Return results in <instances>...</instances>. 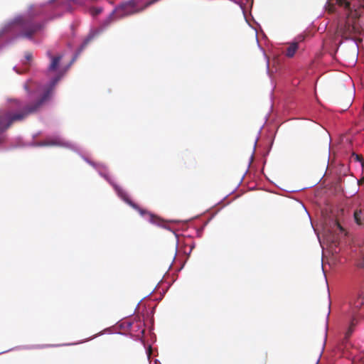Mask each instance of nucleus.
I'll return each instance as SVG.
<instances>
[{
  "label": "nucleus",
  "mask_w": 364,
  "mask_h": 364,
  "mask_svg": "<svg viewBox=\"0 0 364 364\" xmlns=\"http://www.w3.org/2000/svg\"><path fill=\"white\" fill-rule=\"evenodd\" d=\"M346 11V16L338 21L336 33L345 39L356 41L362 35L364 28L360 17L364 10V0H331Z\"/></svg>",
  "instance_id": "f257e3e1"
},
{
  "label": "nucleus",
  "mask_w": 364,
  "mask_h": 364,
  "mask_svg": "<svg viewBox=\"0 0 364 364\" xmlns=\"http://www.w3.org/2000/svg\"><path fill=\"white\" fill-rule=\"evenodd\" d=\"M60 76L54 77L48 87L45 90L42 96L36 102L28 105L21 112L13 113L11 112H4L0 114V143L4 139L3 133L15 122L24 119L29 114H34L39 111L41 107L50 100L53 89Z\"/></svg>",
  "instance_id": "f03ea898"
},
{
  "label": "nucleus",
  "mask_w": 364,
  "mask_h": 364,
  "mask_svg": "<svg viewBox=\"0 0 364 364\" xmlns=\"http://www.w3.org/2000/svg\"><path fill=\"white\" fill-rule=\"evenodd\" d=\"M43 28V24L34 21L30 15H21L13 20L7 30L14 33L16 38L32 39Z\"/></svg>",
  "instance_id": "7ed1b4c3"
},
{
  "label": "nucleus",
  "mask_w": 364,
  "mask_h": 364,
  "mask_svg": "<svg viewBox=\"0 0 364 364\" xmlns=\"http://www.w3.org/2000/svg\"><path fill=\"white\" fill-rule=\"evenodd\" d=\"M114 190L117 193L118 196L123 199L125 202H127L128 204L132 205L134 208H136V205L132 203V201L129 199V197L127 192L119 186L117 184H112Z\"/></svg>",
  "instance_id": "20e7f679"
},
{
  "label": "nucleus",
  "mask_w": 364,
  "mask_h": 364,
  "mask_svg": "<svg viewBox=\"0 0 364 364\" xmlns=\"http://www.w3.org/2000/svg\"><path fill=\"white\" fill-rule=\"evenodd\" d=\"M47 53L51 60L50 64L48 67V70L50 71H55L58 68L60 61L62 59L63 56L61 55L53 56L50 51H48Z\"/></svg>",
  "instance_id": "39448f33"
},
{
  "label": "nucleus",
  "mask_w": 364,
  "mask_h": 364,
  "mask_svg": "<svg viewBox=\"0 0 364 364\" xmlns=\"http://www.w3.org/2000/svg\"><path fill=\"white\" fill-rule=\"evenodd\" d=\"M298 48L299 47L297 42H292L289 43V46L285 51L286 56L289 58H292L294 55L296 50H298Z\"/></svg>",
  "instance_id": "423d86ee"
},
{
  "label": "nucleus",
  "mask_w": 364,
  "mask_h": 364,
  "mask_svg": "<svg viewBox=\"0 0 364 364\" xmlns=\"http://www.w3.org/2000/svg\"><path fill=\"white\" fill-rule=\"evenodd\" d=\"M45 145L48 146H65L66 143L60 138H55L53 139H48L44 142Z\"/></svg>",
  "instance_id": "0eeeda50"
},
{
  "label": "nucleus",
  "mask_w": 364,
  "mask_h": 364,
  "mask_svg": "<svg viewBox=\"0 0 364 364\" xmlns=\"http://www.w3.org/2000/svg\"><path fill=\"white\" fill-rule=\"evenodd\" d=\"M357 323H358L357 319L355 318H353L350 321V323L348 326V328L347 331L346 332V334H345L346 339H348L351 336V334L354 331V328L357 325Z\"/></svg>",
  "instance_id": "6e6552de"
},
{
  "label": "nucleus",
  "mask_w": 364,
  "mask_h": 364,
  "mask_svg": "<svg viewBox=\"0 0 364 364\" xmlns=\"http://www.w3.org/2000/svg\"><path fill=\"white\" fill-rule=\"evenodd\" d=\"M364 305V297H358L353 302V308L359 309Z\"/></svg>",
  "instance_id": "1a4fd4ad"
},
{
  "label": "nucleus",
  "mask_w": 364,
  "mask_h": 364,
  "mask_svg": "<svg viewBox=\"0 0 364 364\" xmlns=\"http://www.w3.org/2000/svg\"><path fill=\"white\" fill-rule=\"evenodd\" d=\"M89 11H90V14L92 16H96L98 14H100V13H102V7H91Z\"/></svg>",
  "instance_id": "9d476101"
},
{
  "label": "nucleus",
  "mask_w": 364,
  "mask_h": 364,
  "mask_svg": "<svg viewBox=\"0 0 364 364\" xmlns=\"http://www.w3.org/2000/svg\"><path fill=\"white\" fill-rule=\"evenodd\" d=\"M149 221L153 223V224H156V225H160L161 223V220L157 218L156 216L152 215V214H149Z\"/></svg>",
  "instance_id": "9b49d317"
},
{
  "label": "nucleus",
  "mask_w": 364,
  "mask_h": 364,
  "mask_svg": "<svg viewBox=\"0 0 364 364\" xmlns=\"http://www.w3.org/2000/svg\"><path fill=\"white\" fill-rule=\"evenodd\" d=\"M357 267L364 268V252H361L360 257L357 261Z\"/></svg>",
  "instance_id": "f8f14e48"
},
{
  "label": "nucleus",
  "mask_w": 364,
  "mask_h": 364,
  "mask_svg": "<svg viewBox=\"0 0 364 364\" xmlns=\"http://www.w3.org/2000/svg\"><path fill=\"white\" fill-rule=\"evenodd\" d=\"M360 215H361V210H355L354 213L355 221L358 225H361Z\"/></svg>",
  "instance_id": "ddd939ff"
},
{
  "label": "nucleus",
  "mask_w": 364,
  "mask_h": 364,
  "mask_svg": "<svg viewBox=\"0 0 364 364\" xmlns=\"http://www.w3.org/2000/svg\"><path fill=\"white\" fill-rule=\"evenodd\" d=\"M353 157H354V159H355L357 161H360V162H361V164H362V166H363V167L364 166V161H363V156H362L361 155L353 154Z\"/></svg>",
  "instance_id": "4468645a"
},
{
  "label": "nucleus",
  "mask_w": 364,
  "mask_h": 364,
  "mask_svg": "<svg viewBox=\"0 0 364 364\" xmlns=\"http://www.w3.org/2000/svg\"><path fill=\"white\" fill-rule=\"evenodd\" d=\"M91 38H87L83 43L80 46V52L82 51L87 46V44L89 43V42L90 41Z\"/></svg>",
  "instance_id": "2eb2a0df"
},
{
  "label": "nucleus",
  "mask_w": 364,
  "mask_h": 364,
  "mask_svg": "<svg viewBox=\"0 0 364 364\" xmlns=\"http://www.w3.org/2000/svg\"><path fill=\"white\" fill-rule=\"evenodd\" d=\"M112 20V16H109V18L105 22V25L104 26H109L110 21Z\"/></svg>",
  "instance_id": "dca6fc26"
},
{
  "label": "nucleus",
  "mask_w": 364,
  "mask_h": 364,
  "mask_svg": "<svg viewBox=\"0 0 364 364\" xmlns=\"http://www.w3.org/2000/svg\"><path fill=\"white\" fill-rule=\"evenodd\" d=\"M31 58H32V55H31V53H26V58L28 60H30L31 59Z\"/></svg>",
  "instance_id": "f3484780"
},
{
  "label": "nucleus",
  "mask_w": 364,
  "mask_h": 364,
  "mask_svg": "<svg viewBox=\"0 0 364 364\" xmlns=\"http://www.w3.org/2000/svg\"><path fill=\"white\" fill-rule=\"evenodd\" d=\"M333 4V3H332V6H330V7H329V11L330 12H334Z\"/></svg>",
  "instance_id": "a211bd4d"
},
{
  "label": "nucleus",
  "mask_w": 364,
  "mask_h": 364,
  "mask_svg": "<svg viewBox=\"0 0 364 364\" xmlns=\"http://www.w3.org/2000/svg\"><path fill=\"white\" fill-rule=\"evenodd\" d=\"M336 225L338 226V228L341 231H343V228L341 227V225L338 223H336Z\"/></svg>",
  "instance_id": "6ab92c4d"
},
{
  "label": "nucleus",
  "mask_w": 364,
  "mask_h": 364,
  "mask_svg": "<svg viewBox=\"0 0 364 364\" xmlns=\"http://www.w3.org/2000/svg\"><path fill=\"white\" fill-rule=\"evenodd\" d=\"M359 184H364V176L359 181Z\"/></svg>",
  "instance_id": "aec40b11"
},
{
  "label": "nucleus",
  "mask_w": 364,
  "mask_h": 364,
  "mask_svg": "<svg viewBox=\"0 0 364 364\" xmlns=\"http://www.w3.org/2000/svg\"><path fill=\"white\" fill-rule=\"evenodd\" d=\"M140 213H141V214H142V215H143V214H144V213H146V211H145V210H140Z\"/></svg>",
  "instance_id": "412c9836"
}]
</instances>
